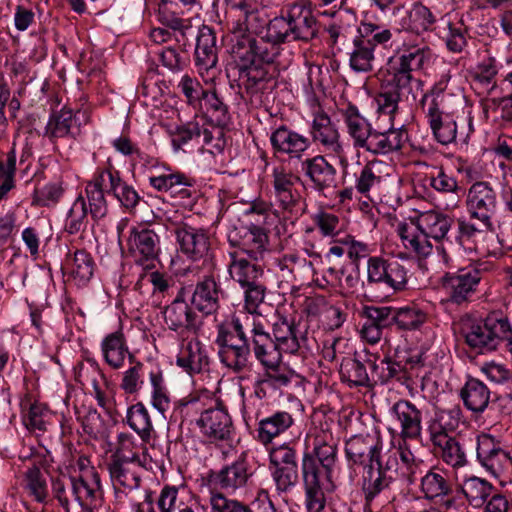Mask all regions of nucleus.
<instances>
[{"instance_id": "ddd939ff", "label": "nucleus", "mask_w": 512, "mask_h": 512, "mask_svg": "<svg viewBox=\"0 0 512 512\" xmlns=\"http://www.w3.org/2000/svg\"><path fill=\"white\" fill-rule=\"evenodd\" d=\"M466 205L471 220L492 221L497 208L496 192L487 182H475L468 190Z\"/></svg>"}, {"instance_id": "603ef678", "label": "nucleus", "mask_w": 512, "mask_h": 512, "mask_svg": "<svg viewBox=\"0 0 512 512\" xmlns=\"http://www.w3.org/2000/svg\"><path fill=\"white\" fill-rule=\"evenodd\" d=\"M231 262L229 263V275L238 282L241 287L259 280L262 270L256 264L250 263L247 259L238 257L236 252L231 253Z\"/></svg>"}, {"instance_id": "f257e3e1", "label": "nucleus", "mask_w": 512, "mask_h": 512, "mask_svg": "<svg viewBox=\"0 0 512 512\" xmlns=\"http://www.w3.org/2000/svg\"><path fill=\"white\" fill-rule=\"evenodd\" d=\"M429 58L430 49L426 45L404 44L402 53L392 65V72L382 81L375 98L381 113L393 118L400 102L416 99L413 89L421 82L413 77L412 72L420 70Z\"/></svg>"}, {"instance_id": "bf43d9fd", "label": "nucleus", "mask_w": 512, "mask_h": 512, "mask_svg": "<svg viewBox=\"0 0 512 512\" xmlns=\"http://www.w3.org/2000/svg\"><path fill=\"white\" fill-rule=\"evenodd\" d=\"M73 122L72 110L63 108L50 116L45 127L44 136L48 137L50 140L68 136L72 134L71 128Z\"/></svg>"}, {"instance_id": "a19ab883", "label": "nucleus", "mask_w": 512, "mask_h": 512, "mask_svg": "<svg viewBox=\"0 0 512 512\" xmlns=\"http://www.w3.org/2000/svg\"><path fill=\"white\" fill-rule=\"evenodd\" d=\"M138 459L139 457L134 454L131 461L116 459L108 463V471L115 487L119 485L126 489L134 490L140 486V475L131 468V462Z\"/></svg>"}, {"instance_id": "c756f323", "label": "nucleus", "mask_w": 512, "mask_h": 512, "mask_svg": "<svg viewBox=\"0 0 512 512\" xmlns=\"http://www.w3.org/2000/svg\"><path fill=\"white\" fill-rule=\"evenodd\" d=\"M392 413L400 423L403 438L417 439L420 437L422 413L414 404L407 400H399L393 405Z\"/></svg>"}, {"instance_id": "79ce46f5", "label": "nucleus", "mask_w": 512, "mask_h": 512, "mask_svg": "<svg viewBox=\"0 0 512 512\" xmlns=\"http://www.w3.org/2000/svg\"><path fill=\"white\" fill-rule=\"evenodd\" d=\"M375 60L374 50L369 41H365L364 35L354 38L353 48L349 53V66L356 73H368L373 71Z\"/></svg>"}, {"instance_id": "37998d69", "label": "nucleus", "mask_w": 512, "mask_h": 512, "mask_svg": "<svg viewBox=\"0 0 512 512\" xmlns=\"http://www.w3.org/2000/svg\"><path fill=\"white\" fill-rule=\"evenodd\" d=\"M108 184L107 193H112L126 209L133 210L139 204L141 197L138 192L121 179L119 171L108 168Z\"/></svg>"}, {"instance_id": "2f4dec72", "label": "nucleus", "mask_w": 512, "mask_h": 512, "mask_svg": "<svg viewBox=\"0 0 512 512\" xmlns=\"http://www.w3.org/2000/svg\"><path fill=\"white\" fill-rule=\"evenodd\" d=\"M310 134L315 143L321 144L327 150L335 153L341 150L338 129L327 114L319 113L314 116Z\"/></svg>"}, {"instance_id": "09e8293b", "label": "nucleus", "mask_w": 512, "mask_h": 512, "mask_svg": "<svg viewBox=\"0 0 512 512\" xmlns=\"http://www.w3.org/2000/svg\"><path fill=\"white\" fill-rule=\"evenodd\" d=\"M269 237L266 230L258 225H251L245 235L240 249L252 260H262L268 251Z\"/></svg>"}, {"instance_id": "864d4df0", "label": "nucleus", "mask_w": 512, "mask_h": 512, "mask_svg": "<svg viewBox=\"0 0 512 512\" xmlns=\"http://www.w3.org/2000/svg\"><path fill=\"white\" fill-rule=\"evenodd\" d=\"M393 327L398 330H414L426 322V313L416 305L392 307Z\"/></svg>"}, {"instance_id": "c03bdc74", "label": "nucleus", "mask_w": 512, "mask_h": 512, "mask_svg": "<svg viewBox=\"0 0 512 512\" xmlns=\"http://www.w3.org/2000/svg\"><path fill=\"white\" fill-rule=\"evenodd\" d=\"M420 490L429 500L448 495L451 492V484L447 473L435 467L428 469L420 477Z\"/></svg>"}, {"instance_id": "774afa93", "label": "nucleus", "mask_w": 512, "mask_h": 512, "mask_svg": "<svg viewBox=\"0 0 512 512\" xmlns=\"http://www.w3.org/2000/svg\"><path fill=\"white\" fill-rule=\"evenodd\" d=\"M209 503L212 512H253L249 505L228 498L222 492H211Z\"/></svg>"}, {"instance_id": "de8ad7c7", "label": "nucleus", "mask_w": 512, "mask_h": 512, "mask_svg": "<svg viewBox=\"0 0 512 512\" xmlns=\"http://www.w3.org/2000/svg\"><path fill=\"white\" fill-rule=\"evenodd\" d=\"M126 421L143 442H150L155 430L149 412L143 403L138 402L128 408Z\"/></svg>"}, {"instance_id": "393cba45", "label": "nucleus", "mask_w": 512, "mask_h": 512, "mask_svg": "<svg viewBox=\"0 0 512 512\" xmlns=\"http://www.w3.org/2000/svg\"><path fill=\"white\" fill-rule=\"evenodd\" d=\"M272 178L273 195L276 204L282 210L292 211L300 197L295 189V182L299 180V177L286 172L284 169L275 168Z\"/></svg>"}, {"instance_id": "f8f14e48", "label": "nucleus", "mask_w": 512, "mask_h": 512, "mask_svg": "<svg viewBox=\"0 0 512 512\" xmlns=\"http://www.w3.org/2000/svg\"><path fill=\"white\" fill-rule=\"evenodd\" d=\"M373 365L374 354L366 349L356 351L353 357L343 358L339 368L340 378L350 387L370 386Z\"/></svg>"}, {"instance_id": "338daca9", "label": "nucleus", "mask_w": 512, "mask_h": 512, "mask_svg": "<svg viewBox=\"0 0 512 512\" xmlns=\"http://www.w3.org/2000/svg\"><path fill=\"white\" fill-rule=\"evenodd\" d=\"M87 206L83 196H79L70 208L65 221V231L71 235L83 231L86 225Z\"/></svg>"}, {"instance_id": "c9c22d12", "label": "nucleus", "mask_w": 512, "mask_h": 512, "mask_svg": "<svg viewBox=\"0 0 512 512\" xmlns=\"http://www.w3.org/2000/svg\"><path fill=\"white\" fill-rule=\"evenodd\" d=\"M435 453L443 462L453 468H460L467 464V456L460 441L454 436H444L430 439Z\"/></svg>"}, {"instance_id": "7c9ffc66", "label": "nucleus", "mask_w": 512, "mask_h": 512, "mask_svg": "<svg viewBox=\"0 0 512 512\" xmlns=\"http://www.w3.org/2000/svg\"><path fill=\"white\" fill-rule=\"evenodd\" d=\"M108 188V169L98 172L94 179L86 185L85 192L89 204V213L94 220L105 217L108 212L104 195Z\"/></svg>"}, {"instance_id": "a878e982", "label": "nucleus", "mask_w": 512, "mask_h": 512, "mask_svg": "<svg viewBox=\"0 0 512 512\" xmlns=\"http://www.w3.org/2000/svg\"><path fill=\"white\" fill-rule=\"evenodd\" d=\"M406 138V132L399 128L391 127L386 131L373 129L362 149L374 155H386L399 151Z\"/></svg>"}, {"instance_id": "1a4fd4ad", "label": "nucleus", "mask_w": 512, "mask_h": 512, "mask_svg": "<svg viewBox=\"0 0 512 512\" xmlns=\"http://www.w3.org/2000/svg\"><path fill=\"white\" fill-rule=\"evenodd\" d=\"M481 274L479 269L467 267L454 273H446L442 278V288L447 300L458 305L467 302L476 292Z\"/></svg>"}, {"instance_id": "2eb2a0df", "label": "nucleus", "mask_w": 512, "mask_h": 512, "mask_svg": "<svg viewBox=\"0 0 512 512\" xmlns=\"http://www.w3.org/2000/svg\"><path fill=\"white\" fill-rule=\"evenodd\" d=\"M251 352L257 361L265 369H273L279 367L282 361V351L273 342L272 336L265 331L264 326L260 322L254 320L251 336Z\"/></svg>"}, {"instance_id": "8fccbe9b", "label": "nucleus", "mask_w": 512, "mask_h": 512, "mask_svg": "<svg viewBox=\"0 0 512 512\" xmlns=\"http://www.w3.org/2000/svg\"><path fill=\"white\" fill-rule=\"evenodd\" d=\"M452 224L453 219L450 216L436 211H428L422 214L418 220L419 228L423 229L429 238L436 241L445 239Z\"/></svg>"}, {"instance_id": "4d7b16f0", "label": "nucleus", "mask_w": 512, "mask_h": 512, "mask_svg": "<svg viewBox=\"0 0 512 512\" xmlns=\"http://www.w3.org/2000/svg\"><path fill=\"white\" fill-rule=\"evenodd\" d=\"M266 23L264 33L267 35V39L282 45L293 41L287 7L281 10L279 16H275L272 19L266 17Z\"/></svg>"}, {"instance_id": "aec40b11", "label": "nucleus", "mask_w": 512, "mask_h": 512, "mask_svg": "<svg viewBox=\"0 0 512 512\" xmlns=\"http://www.w3.org/2000/svg\"><path fill=\"white\" fill-rule=\"evenodd\" d=\"M164 321L170 330L196 334L201 326L198 315L183 299L177 297L164 311Z\"/></svg>"}, {"instance_id": "4be33fe9", "label": "nucleus", "mask_w": 512, "mask_h": 512, "mask_svg": "<svg viewBox=\"0 0 512 512\" xmlns=\"http://www.w3.org/2000/svg\"><path fill=\"white\" fill-rule=\"evenodd\" d=\"M302 171L312 183V188L318 192L332 189L336 186V169L324 156L317 155L302 161Z\"/></svg>"}, {"instance_id": "6ab92c4d", "label": "nucleus", "mask_w": 512, "mask_h": 512, "mask_svg": "<svg viewBox=\"0 0 512 512\" xmlns=\"http://www.w3.org/2000/svg\"><path fill=\"white\" fill-rule=\"evenodd\" d=\"M197 425L211 442L228 440L232 433L231 417L222 407L203 411L197 420Z\"/></svg>"}, {"instance_id": "c85d7f7f", "label": "nucleus", "mask_w": 512, "mask_h": 512, "mask_svg": "<svg viewBox=\"0 0 512 512\" xmlns=\"http://www.w3.org/2000/svg\"><path fill=\"white\" fill-rule=\"evenodd\" d=\"M176 363L189 374L200 373L209 366V357L198 339L183 342Z\"/></svg>"}, {"instance_id": "4c0bfd02", "label": "nucleus", "mask_w": 512, "mask_h": 512, "mask_svg": "<svg viewBox=\"0 0 512 512\" xmlns=\"http://www.w3.org/2000/svg\"><path fill=\"white\" fill-rule=\"evenodd\" d=\"M293 418L286 411H277L263 418L258 423V440L263 444H269L272 440L284 433L293 425Z\"/></svg>"}, {"instance_id": "5fc2aeb1", "label": "nucleus", "mask_w": 512, "mask_h": 512, "mask_svg": "<svg viewBox=\"0 0 512 512\" xmlns=\"http://www.w3.org/2000/svg\"><path fill=\"white\" fill-rule=\"evenodd\" d=\"M311 454L327 471L333 470L337 460V444L332 435L327 433L316 435Z\"/></svg>"}, {"instance_id": "680f3d73", "label": "nucleus", "mask_w": 512, "mask_h": 512, "mask_svg": "<svg viewBox=\"0 0 512 512\" xmlns=\"http://www.w3.org/2000/svg\"><path fill=\"white\" fill-rule=\"evenodd\" d=\"M459 220L458 221V241L459 243L467 248V245L474 243L476 238L482 236L485 233L492 232L494 230L492 221L486 220Z\"/></svg>"}, {"instance_id": "13d9d810", "label": "nucleus", "mask_w": 512, "mask_h": 512, "mask_svg": "<svg viewBox=\"0 0 512 512\" xmlns=\"http://www.w3.org/2000/svg\"><path fill=\"white\" fill-rule=\"evenodd\" d=\"M199 108L204 110L217 126H225L230 120L228 106L215 90H208Z\"/></svg>"}, {"instance_id": "a18cd8bd", "label": "nucleus", "mask_w": 512, "mask_h": 512, "mask_svg": "<svg viewBox=\"0 0 512 512\" xmlns=\"http://www.w3.org/2000/svg\"><path fill=\"white\" fill-rule=\"evenodd\" d=\"M101 349L105 362L114 369L122 367L126 354H129L121 331L108 334L102 341Z\"/></svg>"}, {"instance_id": "69168bd1", "label": "nucleus", "mask_w": 512, "mask_h": 512, "mask_svg": "<svg viewBox=\"0 0 512 512\" xmlns=\"http://www.w3.org/2000/svg\"><path fill=\"white\" fill-rule=\"evenodd\" d=\"M384 277L380 286L387 288L392 293L405 288L408 278L407 270L398 260L389 259L386 264Z\"/></svg>"}, {"instance_id": "49530a36", "label": "nucleus", "mask_w": 512, "mask_h": 512, "mask_svg": "<svg viewBox=\"0 0 512 512\" xmlns=\"http://www.w3.org/2000/svg\"><path fill=\"white\" fill-rule=\"evenodd\" d=\"M385 164L382 161H370L364 165L357 176L355 188L360 194L368 196L370 191L378 190L385 181L387 174L382 169Z\"/></svg>"}, {"instance_id": "5701e85b", "label": "nucleus", "mask_w": 512, "mask_h": 512, "mask_svg": "<svg viewBox=\"0 0 512 512\" xmlns=\"http://www.w3.org/2000/svg\"><path fill=\"white\" fill-rule=\"evenodd\" d=\"M174 232L181 251L191 259H200L208 253L210 242L205 230L183 224Z\"/></svg>"}, {"instance_id": "58836bf2", "label": "nucleus", "mask_w": 512, "mask_h": 512, "mask_svg": "<svg viewBox=\"0 0 512 512\" xmlns=\"http://www.w3.org/2000/svg\"><path fill=\"white\" fill-rule=\"evenodd\" d=\"M301 469L304 486L322 487L327 491L335 488L331 480L332 470L327 471L312 454H304Z\"/></svg>"}, {"instance_id": "0eeeda50", "label": "nucleus", "mask_w": 512, "mask_h": 512, "mask_svg": "<svg viewBox=\"0 0 512 512\" xmlns=\"http://www.w3.org/2000/svg\"><path fill=\"white\" fill-rule=\"evenodd\" d=\"M266 13L252 5L244 11L235 14L230 25V50L235 52L239 47L248 48L251 39L264 33Z\"/></svg>"}, {"instance_id": "ea45409f", "label": "nucleus", "mask_w": 512, "mask_h": 512, "mask_svg": "<svg viewBox=\"0 0 512 512\" xmlns=\"http://www.w3.org/2000/svg\"><path fill=\"white\" fill-rule=\"evenodd\" d=\"M461 417L462 410L459 406L437 411L428 425L430 439L451 436L450 433L458 428Z\"/></svg>"}, {"instance_id": "6e6552de", "label": "nucleus", "mask_w": 512, "mask_h": 512, "mask_svg": "<svg viewBox=\"0 0 512 512\" xmlns=\"http://www.w3.org/2000/svg\"><path fill=\"white\" fill-rule=\"evenodd\" d=\"M127 242L128 251L137 264L145 268L154 267V262L158 260L161 251L160 236L154 228H132Z\"/></svg>"}, {"instance_id": "052dcab7", "label": "nucleus", "mask_w": 512, "mask_h": 512, "mask_svg": "<svg viewBox=\"0 0 512 512\" xmlns=\"http://www.w3.org/2000/svg\"><path fill=\"white\" fill-rule=\"evenodd\" d=\"M436 17L431 10L422 3L413 4L407 15V23L404 27L414 33L420 34L428 31L435 23Z\"/></svg>"}, {"instance_id": "412c9836", "label": "nucleus", "mask_w": 512, "mask_h": 512, "mask_svg": "<svg viewBox=\"0 0 512 512\" xmlns=\"http://www.w3.org/2000/svg\"><path fill=\"white\" fill-rule=\"evenodd\" d=\"M217 37L215 31L206 25L199 28L194 51L195 65L199 72H209L218 63Z\"/></svg>"}, {"instance_id": "e2e57ef3", "label": "nucleus", "mask_w": 512, "mask_h": 512, "mask_svg": "<svg viewBox=\"0 0 512 512\" xmlns=\"http://www.w3.org/2000/svg\"><path fill=\"white\" fill-rule=\"evenodd\" d=\"M66 265L70 269V274L82 284L93 276L94 261L85 250H77L73 257L67 259Z\"/></svg>"}, {"instance_id": "423d86ee", "label": "nucleus", "mask_w": 512, "mask_h": 512, "mask_svg": "<svg viewBox=\"0 0 512 512\" xmlns=\"http://www.w3.org/2000/svg\"><path fill=\"white\" fill-rule=\"evenodd\" d=\"M443 98L441 90H432L423 95L420 104L435 139L442 145H448L456 139L457 125L448 115H443L440 109Z\"/></svg>"}, {"instance_id": "f704fd0d", "label": "nucleus", "mask_w": 512, "mask_h": 512, "mask_svg": "<svg viewBox=\"0 0 512 512\" xmlns=\"http://www.w3.org/2000/svg\"><path fill=\"white\" fill-rule=\"evenodd\" d=\"M397 231L405 249L413 252L418 257H427L432 252L429 237L423 229L419 228L418 224L413 226L401 223Z\"/></svg>"}, {"instance_id": "a211bd4d", "label": "nucleus", "mask_w": 512, "mask_h": 512, "mask_svg": "<svg viewBox=\"0 0 512 512\" xmlns=\"http://www.w3.org/2000/svg\"><path fill=\"white\" fill-rule=\"evenodd\" d=\"M288 8L293 41L309 43L318 36L319 24L313 12L302 4L294 3Z\"/></svg>"}, {"instance_id": "473e14b6", "label": "nucleus", "mask_w": 512, "mask_h": 512, "mask_svg": "<svg viewBox=\"0 0 512 512\" xmlns=\"http://www.w3.org/2000/svg\"><path fill=\"white\" fill-rule=\"evenodd\" d=\"M273 342L281 349L282 352L295 354L306 341L305 336L299 337L298 327L294 322L288 321L286 318H280L273 324Z\"/></svg>"}, {"instance_id": "e433bc0d", "label": "nucleus", "mask_w": 512, "mask_h": 512, "mask_svg": "<svg viewBox=\"0 0 512 512\" xmlns=\"http://www.w3.org/2000/svg\"><path fill=\"white\" fill-rule=\"evenodd\" d=\"M460 396L467 409L481 413L489 404L490 390L479 379L470 377L462 387Z\"/></svg>"}, {"instance_id": "bb28decb", "label": "nucleus", "mask_w": 512, "mask_h": 512, "mask_svg": "<svg viewBox=\"0 0 512 512\" xmlns=\"http://www.w3.org/2000/svg\"><path fill=\"white\" fill-rule=\"evenodd\" d=\"M345 454L353 464L368 465L382 458L377 443L370 436L354 435L346 441Z\"/></svg>"}, {"instance_id": "f03ea898", "label": "nucleus", "mask_w": 512, "mask_h": 512, "mask_svg": "<svg viewBox=\"0 0 512 512\" xmlns=\"http://www.w3.org/2000/svg\"><path fill=\"white\" fill-rule=\"evenodd\" d=\"M254 319L249 316H233L230 321L217 325L215 343L219 347L221 363L234 373L251 370V336Z\"/></svg>"}, {"instance_id": "dca6fc26", "label": "nucleus", "mask_w": 512, "mask_h": 512, "mask_svg": "<svg viewBox=\"0 0 512 512\" xmlns=\"http://www.w3.org/2000/svg\"><path fill=\"white\" fill-rule=\"evenodd\" d=\"M226 293L213 276H204L195 285L191 303L195 309L204 315H213L220 309L221 301Z\"/></svg>"}, {"instance_id": "9d476101", "label": "nucleus", "mask_w": 512, "mask_h": 512, "mask_svg": "<svg viewBox=\"0 0 512 512\" xmlns=\"http://www.w3.org/2000/svg\"><path fill=\"white\" fill-rule=\"evenodd\" d=\"M251 476L249 465L245 457L241 456L218 471H210L208 481L215 489L235 493L247 485Z\"/></svg>"}, {"instance_id": "39448f33", "label": "nucleus", "mask_w": 512, "mask_h": 512, "mask_svg": "<svg viewBox=\"0 0 512 512\" xmlns=\"http://www.w3.org/2000/svg\"><path fill=\"white\" fill-rule=\"evenodd\" d=\"M497 73L495 58L488 57L477 66L473 78L480 84L488 86L487 94L491 97L485 103V110L499 108L502 119L512 121V71L501 82L502 89L508 91L507 95L501 97L496 96L498 86L494 82V78Z\"/></svg>"}, {"instance_id": "cd10ccee", "label": "nucleus", "mask_w": 512, "mask_h": 512, "mask_svg": "<svg viewBox=\"0 0 512 512\" xmlns=\"http://www.w3.org/2000/svg\"><path fill=\"white\" fill-rule=\"evenodd\" d=\"M89 482L84 475L68 478L72 498L81 506H90L101 498V482L99 474L91 467Z\"/></svg>"}, {"instance_id": "f3484780", "label": "nucleus", "mask_w": 512, "mask_h": 512, "mask_svg": "<svg viewBox=\"0 0 512 512\" xmlns=\"http://www.w3.org/2000/svg\"><path fill=\"white\" fill-rule=\"evenodd\" d=\"M362 316L365 320L360 334L370 344L378 343L384 331L393 327L391 306H365Z\"/></svg>"}, {"instance_id": "7ed1b4c3", "label": "nucleus", "mask_w": 512, "mask_h": 512, "mask_svg": "<svg viewBox=\"0 0 512 512\" xmlns=\"http://www.w3.org/2000/svg\"><path fill=\"white\" fill-rule=\"evenodd\" d=\"M460 333L469 347L492 351L509 335V320L499 311L491 312L484 320L463 317Z\"/></svg>"}, {"instance_id": "6e6d98bb", "label": "nucleus", "mask_w": 512, "mask_h": 512, "mask_svg": "<svg viewBox=\"0 0 512 512\" xmlns=\"http://www.w3.org/2000/svg\"><path fill=\"white\" fill-rule=\"evenodd\" d=\"M461 490L471 505L479 507L491 495L493 485L485 479L471 476L463 481Z\"/></svg>"}, {"instance_id": "4468645a", "label": "nucleus", "mask_w": 512, "mask_h": 512, "mask_svg": "<svg viewBox=\"0 0 512 512\" xmlns=\"http://www.w3.org/2000/svg\"><path fill=\"white\" fill-rule=\"evenodd\" d=\"M259 39H251L248 48L242 46L230 53L234 62L252 63L257 61L264 64H272L281 55L282 44L267 39L265 33L259 35Z\"/></svg>"}, {"instance_id": "72a5a7b5", "label": "nucleus", "mask_w": 512, "mask_h": 512, "mask_svg": "<svg viewBox=\"0 0 512 512\" xmlns=\"http://www.w3.org/2000/svg\"><path fill=\"white\" fill-rule=\"evenodd\" d=\"M343 120L348 135L353 139L356 148H363L365 141L369 138L373 128L368 120L362 116L354 105L342 110Z\"/></svg>"}, {"instance_id": "20e7f679", "label": "nucleus", "mask_w": 512, "mask_h": 512, "mask_svg": "<svg viewBox=\"0 0 512 512\" xmlns=\"http://www.w3.org/2000/svg\"><path fill=\"white\" fill-rule=\"evenodd\" d=\"M396 453H384L376 462L365 465L362 476V490L365 495V509L370 512L378 498L390 491L398 475Z\"/></svg>"}, {"instance_id": "9b49d317", "label": "nucleus", "mask_w": 512, "mask_h": 512, "mask_svg": "<svg viewBox=\"0 0 512 512\" xmlns=\"http://www.w3.org/2000/svg\"><path fill=\"white\" fill-rule=\"evenodd\" d=\"M233 70L237 73L239 87L249 96H255L272 89L276 81L272 73L263 64L235 62Z\"/></svg>"}, {"instance_id": "3c124183", "label": "nucleus", "mask_w": 512, "mask_h": 512, "mask_svg": "<svg viewBox=\"0 0 512 512\" xmlns=\"http://www.w3.org/2000/svg\"><path fill=\"white\" fill-rule=\"evenodd\" d=\"M378 357L374 355V365L371 372L373 383L385 384L393 379L403 382L407 379L405 367L397 361L389 357L381 359L377 362Z\"/></svg>"}, {"instance_id": "0e129e2a", "label": "nucleus", "mask_w": 512, "mask_h": 512, "mask_svg": "<svg viewBox=\"0 0 512 512\" xmlns=\"http://www.w3.org/2000/svg\"><path fill=\"white\" fill-rule=\"evenodd\" d=\"M165 172L149 176V184L159 192H180L179 186H191L190 180L182 173H171L169 168Z\"/></svg>"}, {"instance_id": "b1692460", "label": "nucleus", "mask_w": 512, "mask_h": 512, "mask_svg": "<svg viewBox=\"0 0 512 512\" xmlns=\"http://www.w3.org/2000/svg\"><path fill=\"white\" fill-rule=\"evenodd\" d=\"M270 142L275 152L297 159H300L310 146V140L307 137L285 125H281L271 133Z\"/></svg>"}]
</instances>
